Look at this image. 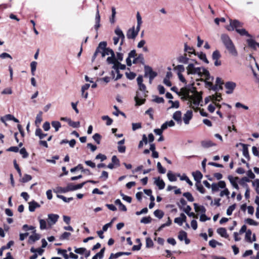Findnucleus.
<instances>
[{
  "mask_svg": "<svg viewBox=\"0 0 259 259\" xmlns=\"http://www.w3.org/2000/svg\"><path fill=\"white\" fill-rule=\"evenodd\" d=\"M180 95L182 96V99L189 101L190 105L192 108L197 107L202 100L201 95L197 92L194 88L189 89L186 87L180 90Z\"/></svg>",
  "mask_w": 259,
  "mask_h": 259,
  "instance_id": "1",
  "label": "nucleus"
},
{
  "mask_svg": "<svg viewBox=\"0 0 259 259\" xmlns=\"http://www.w3.org/2000/svg\"><path fill=\"white\" fill-rule=\"evenodd\" d=\"M139 90L137 92L136 96L135 97V100L136 105L140 106L143 104L146 100L145 98L147 96L148 93L146 90V85L143 83V76H139L137 78Z\"/></svg>",
  "mask_w": 259,
  "mask_h": 259,
  "instance_id": "2",
  "label": "nucleus"
},
{
  "mask_svg": "<svg viewBox=\"0 0 259 259\" xmlns=\"http://www.w3.org/2000/svg\"><path fill=\"white\" fill-rule=\"evenodd\" d=\"M221 40L229 53L234 56L237 55V51L229 36L225 34L221 35Z\"/></svg>",
  "mask_w": 259,
  "mask_h": 259,
  "instance_id": "3",
  "label": "nucleus"
},
{
  "mask_svg": "<svg viewBox=\"0 0 259 259\" xmlns=\"http://www.w3.org/2000/svg\"><path fill=\"white\" fill-rule=\"evenodd\" d=\"M191 62H190L187 66L186 67L187 75H197L201 76V71L202 67H196L195 65L197 64L196 61L191 60Z\"/></svg>",
  "mask_w": 259,
  "mask_h": 259,
  "instance_id": "4",
  "label": "nucleus"
},
{
  "mask_svg": "<svg viewBox=\"0 0 259 259\" xmlns=\"http://www.w3.org/2000/svg\"><path fill=\"white\" fill-rule=\"evenodd\" d=\"M175 70L177 71V74L179 77V80L184 83L185 84L187 83L186 80L182 74V72L185 71V67L183 65H178L175 67Z\"/></svg>",
  "mask_w": 259,
  "mask_h": 259,
  "instance_id": "5",
  "label": "nucleus"
},
{
  "mask_svg": "<svg viewBox=\"0 0 259 259\" xmlns=\"http://www.w3.org/2000/svg\"><path fill=\"white\" fill-rule=\"evenodd\" d=\"M242 25L243 23L237 20H230V25L227 27V29L229 31H233L234 29L236 30L237 28H240L242 27Z\"/></svg>",
  "mask_w": 259,
  "mask_h": 259,
  "instance_id": "6",
  "label": "nucleus"
},
{
  "mask_svg": "<svg viewBox=\"0 0 259 259\" xmlns=\"http://www.w3.org/2000/svg\"><path fill=\"white\" fill-rule=\"evenodd\" d=\"M157 76V73L153 71L152 68L148 66L144 67V76L151 78H154Z\"/></svg>",
  "mask_w": 259,
  "mask_h": 259,
  "instance_id": "7",
  "label": "nucleus"
},
{
  "mask_svg": "<svg viewBox=\"0 0 259 259\" xmlns=\"http://www.w3.org/2000/svg\"><path fill=\"white\" fill-rule=\"evenodd\" d=\"M105 44V46L100 50V54H101L102 57H104L106 55H110L112 56H114L113 51L110 48H106L107 43L105 41H102Z\"/></svg>",
  "mask_w": 259,
  "mask_h": 259,
  "instance_id": "8",
  "label": "nucleus"
},
{
  "mask_svg": "<svg viewBox=\"0 0 259 259\" xmlns=\"http://www.w3.org/2000/svg\"><path fill=\"white\" fill-rule=\"evenodd\" d=\"M59 218V215L57 214L50 213L48 215V225L51 227L52 226L55 225L56 222L58 221V219Z\"/></svg>",
  "mask_w": 259,
  "mask_h": 259,
  "instance_id": "9",
  "label": "nucleus"
},
{
  "mask_svg": "<svg viewBox=\"0 0 259 259\" xmlns=\"http://www.w3.org/2000/svg\"><path fill=\"white\" fill-rule=\"evenodd\" d=\"M140 29H137V28H135L133 27L132 28L129 29L126 33V36L128 39H135L138 35Z\"/></svg>",
  "mask_w": 259,
  "mask_h": 259,
  "instance_id": "10",
  "label": "nucleus"
},
{
  "mask_svg": "<svg viewBox=\"0 0 259 259\" xmlns=\"http://www.w3.org/2000/svg\"><path fill=\"white\" fill-rule=\"evenodd\" d=\"M225 87L227 89L226 93L230 94L233 92L234 90L236 87V83L233 81H227L225 83Z\"/></svg>",
  "mask_w": 259,
  "mask_h": 259,
  "instance_id": "11",
  "label": "nucleus"
},
{
  "mask_svg": "<svg viewBox=\"0 0 259 259\" xmlns=\"http://www.w3.org/2000/svg\"><path fill=\"white\" fill-rule=\"evenodd\" d=\"M193 117L192 111L190 110H188L184 115L183 117V120L186 125H188L190 123Z\"/></svg>",
  "mask_w": 259,
  "mask_h": 259,
  "instance_id": "12",
  "label": "nucleus"
},
{
  "mask_svg": "<svg viewBox=\"0 0 259 259\" xmlns=\"http://www.w3.org/2000/svg\"><path fill=\"white\" fill-rule=\"evenodd\" d=\"M177 59L179 63L184 64H188L190 63L189 61L191 60L190 58L187 57V54L186 53L180 55Z\"/></svg>",
  "mask_w": 259,
  "mask_h": 259,
  "instance_id": "13",
  "label": "nucleus"
},
{
  "mask_svg": "<svg viewBox=\"0 0 259 259\" xmlns=\"http://www.w3.org/2000/svg\"><path fill=\"white\" fill-rule=\"evenodd\" d=\"M228 180H229L230 183L231 184V185H232V186L236 189H239V186L238 185V184H237V181L238 180L239 178L238 177H234L232 176H228Z\"/></svg>",
  "mask_w": 259,
  "mask_h": 259,
  "instance_id": "14",
  "label": "nucleus"
},
{
  "mask_svg": "<svg viewBox=\"0 0 259 259\" xmlns=\"http://www.w3.org/2000/svg\"><path fill=\"white\" fill-rule=\"evenodd\" d=\"M1 120L3 122L5 123V124L6 125H7V124L5 122L7 120H13L16 123L19 122L18 119L16 118L13 115H12L11 114H7L6 116H5L4 117H1Z\"/></svg>",
  "mask_w": 259,
  "mask_h": 259,
  "instance_id": "15",
  "label": "nucleus"
},
{
  "mask_svg": "<svg viewBox=\"0 0 259 259\" xmlns=\"http://www.w3.org/2000/svg\"><path fill=\"white\" fill-rule=\"evenodd\" d=\"M154 179V184H155L160 190L163 189L165 187V183L164 181L161 179L159 177L155 178Z\"/></svg>",
  "mask_w": 259,
  "mask_h": 259,
  "instance_id": "16",
  "label": "nucleus"
},
{
  "mask_svg": "<svg viewBox=\"0 0 259 259\" xmlns=\"http://www.w3.org/2000/svg\"><path fill=\"white\" fill-rule=\"evenodd\" d=\"M178 238L180 240H185L186 244H188L190 243V240L187 238V233L184 231H181L178 235Z\"/></svg>",
  "mask_w": 259,
  "mask_h": 259,
  "instance_id": "17",
  "label": "nucleus"
},
{
  "mask_svg": "<svg viewBox=\"0 0 259 259\" xmlns=\"http://www.w3.org/2000/svg\"><path fill=\"white\" fill-rule=\"evenodd\" d=\"M172 118L177 122L178 124H181L182 122V112L180 111H176L172 115Z\"/></svg>",
  "mask_w": 259,
  "mask_h": 259,
  "instance_id": "18",
  "label": "nucleus"
},
{
  "mask_svg": "<svg viewBox=\"0 0 259 259\" xmlns=\"http://www.w3.org/2000/svg\"><path fill=\"white\" fill-rule=\"evenodd\" d=\"M246 41L248 47L253 50H256L257 47L259 48V43L256 42L253 39H247Z\"/></svg>",
  "mask_w": 259,
  "mask_h": 259,
  "instance_id": "19",
  "label": "nucleus"
},
{
  "mask_svg": "<svg viewBox=\"0 0 259 259\" xmlns=\"http://www.w3.org/2000/svg\"><path fill=\"white\" fill-rule=\"evenodd\" d=\"M186 216L183 213L180 215V217L175 219L174 222L178 224L179 226H182L184 222L186 221Z\"/></svg>",
  "mask_w": 259,
  "mask_h": 259,
  "instance_id": "20",
  "label": "nucleus"
},
{
  "mask_svg": "<svg viewBox=\"0 0 259 259\" xmlns=\"http://www.w3.org/2000/svg\"><path fill=\"white\" fill-rule=\"evenodd\" d=\"M85 184L86 182H83L77 185H74L72 183H69L68 184V186L69 187L70 191H73L82 188Z\"/></svg>",
  "mask_w": 259,
  "mask_h": 259,
  "instance_id": "21",
  "label": "nucleus"
},
{
  "mask_svg": "<svg viewBox=\"0 0 259 259\" xmlns=\"http://www.w3.org/2000/svg\"><path fill=\"white\" fill-rule=\"evenodd\" d=\"M100 15L99 14V11L97 10L96 16H95V24L94 26V28L96 31L97 32L99 28L100 27Z\"/></svg>",
  "mask_w": 259,
  "mask_h": 259,
  "instance_id": "22",
  "label": "nucleus"
},
{
  "mask_svg": "<svg viewBox=\"0 0 259 259\" xmlns=\"http://www.w3.org/2000/svg\"><path fill=\"white\" fill-rule=\"evenodd\" d=\"M29 204V210L30 212H33L35 209L40 207V205L36 201H32L28 203Z\"/></svg>",
  "mask_w": 259,
  "mask_h": 259,
  "instance_id": "23",
  "label": "nucleus"
},
{
  "mask_svg": "<svg viewBox=\"0 0 259 259\" xmlns=\"http://www.w3.org/2000/svg\"><path fill=\"white\" fill-rule=\"evenodd\" d=\"M192 176H193L194 179L196 182V183L201 182L203 175L200 171L197 170L196 171L193 172Z\"/></svg>",
  "mask_w": 259,
  "mask_h": 259,
  "instance_id": "24",
  "label": "nucleus"
},
{
  "mask_svg": "<svg viewBox=\"0 0 259 259\" xmlns=\"http://www.w3.org/2000/svg\"><path fill=\"white\" fill-rule=\"evenodd\" d=\"M194 207L196 212H199L201 214L205 213L206 209L203 206L198 205L197 203H194Z\"/></svg>",
  "mask_w": 259,
  "mask_h": 259,
  "instance_id": "25",
  "label": "nucleus"
},
{
  "mask_svg": "<svg viewBox=\"0 0 259 259\" xmlns=\"http://www.w3.org/2000/svg\"><path fill=\"white\" fill-rule=\"evenodd\" d=\"M201 146L205 148H209L213 146H215V144H214L210 140H204L201 141Z\"/></svg>",
  "mask_w": 259,
  "mask_h": 259,
  "instance_id": "26",
  "label": "nucleus"
},
{
  "mask_svg": "<svg viewBox=\"0 0 259 259\" xmlns=\"http://www.w3.org/2000/svg\"><path fill=\"white\" fill-rule=\"evenodd\" d=\"M184 51L189 54V57H190L191 54L196 55L194 49L192 47L188 46L186 43L184 44Z\"/></svg>",
  "mask_w": 259,
  "mask_h": 259,
  "instance_id": "27",
  "label": "nucleus"
},
{
  "mask_svg": "<svg viewBox=\"0 0 259 259\" xmlns=\"http://www.w3.org/2000/svg\"><path fill=\"white\" fill-rule=\"evenodd\" d=\"M240 145L242 146V153L243 156L247 159H249V155L247 145L242 143H241Z\"/></svg>",
  "mask_w": 259,
  "mask_h": 259,
  "instance_id": "28",
  "label": "nucleus"
},
{
  "mask_svg": "<svg viewBox=\"0 0 259 259\" xmlns=\"http://www.w3.org/2000/svg\"><path fill=\"white\" fill-rule=\"evenodd\" d=\"M105 46V44L104 42H100L99 44L98 47L97 48L92 58V61H94L96 58L97 56L99 53H100V50L101 49V48H103Z\"/></svg>",
  "mask_w": 259,
  "mask_h": 259,
  "instance_id": "29",
  "label": "nucleus"
},
{
  "mask_svg": "<svg viewBox=\"0 0 259 259\" xmlns=\"http://www.w3.org/2000/svg\"><path fill=\"white\" fill-rule=\"evenodd\" d=\"M217 233L221 235L222 237L224 238H228V235L227 233V230L224 228H220L217 229Z\"/></svg>",
  "mask_w": 259,
  "mask_h": 259,
  "instance_id": "30",
  "label": "nucleus"
},
{
  "mask_svg": "<svg viewBox=\"0 0 259 259\" xmlns=\"http://www.w3.org/2000/svg\"><path fill=\"white\" fill-rule=\"evenodd\" d=\"M126 68V66L124 64H121L119 61H117V62L116 63V64H114V65H113L112 68L114 69L115 70H124Z\"/></svg>",
  "mask_w": 259,
  "mask_h": 259,
  "instance_id": "31",
  "label": "nucleus"
},
{
  "mask_svg": "<svg viewBox=\"0 0 259 259\" xmlns=\"http://www.w3.org/2000/svg\"><path fill=\"white\" fill-rule=\"evenodd\" d=\"M201 76H198L200 77H205L206 80H208L210 77V74L209 71L205 68L202 67V70L201 71Z\"/></svg>",
  "mask_w": 259,
  "mask_h": 259,
  "instance_id": "32",
  "label": "nucleus"
},
{
  "mask_svg": "<svg viewBox=\"0 0 259 259\" xmlns=\"http://www.w3.org/2000/svg\"><path fill=\"white\" fill-rule=\"evenodd\" d=\"M40 239L39 234L36 233H33L32 235H30L29 237V241L30 243H34L37 240H38Z\"/></svg>",
  "mask_w": 259,
  "mask_h": 259,
  "instance_id": "33",
  "label": "nucleus"
},
{
  "mask_svg": "<svg viewBox=\"0 0 259 259\" xmlns=\"http://www.w3.org/2000/svg\"><path fill=\"white\" fill-rule=\"evenodd\" d=\"M35 135L36 136L38 137L40 139H42L47 136V134H44L42 133L41 130L40 128H38L36 130Z\"/></svg>",
  "mask_w": 259,
  "mask_h": 259,
  "instance_id": "34",
  "label": "nucleus"
},
{
  "mask_svg": "<svg viewBox=\"0 0 259 259\" xmlns=\"http://www.w3.org/2000/svg\"><path fill=\"white\" fill-rule=\"evenodd\" d=\"M196 55H197L200 60H201L206 64H208L209 61L206 58L205 54L202 52H200L196 53Z\"/></svg>",
  "mask_w": 259,
  "mask_h": 259,
  "instance_id": "35",
  "label": "nucleus"
},
{
  "mask_svg": "<svg viewBox=\"0 0 259 259\" xmlns=\"http://www.w3.org/2000/svg\"><path fill=\"white\" fill-rule=\"evenodd\" d=\"M162 129L166 130L168 127H173L175 125V122L171 120L170 121H167L165 122L162 124Z\"/></svg>",
  "mask_w": 259,
  "mask_h": 259,
  "instance_id": "36",
  "label": "nucleus"
},
{
  "mask_svg": "<svg viewBox=\"0 0 259 259\" xmlns=\"http://www.w3.org/2000/svg\"><path fill=\"white\" fill-rule=\"evenodd\" d=\"M105 248L104 247L99 252L96 253L92 258V259H98V258L100 259H102L103 257L104 253L105 252Z\"/></svg>",
  "mask_w": 259,
  "mask_h": 259,
  "instance_id": "37",
  "label": "nucleus"
},
{
  "mask_svg": "<svg viewBox=\"0 0 259 259\" xmlns=\"http://www.w3.org/2000/svg\"><path fill=\"white\" fill-rule=\"evenodd\" d=\"M114 32L115 34L117 36L119 39L123 38L124 37V34H123L122 31L119 27H117L114 30Z\"/></svg>",
  "mask_w": 259,
  "mask_h": 259,
  "instance_id": "38",
  "label": "nucleus"
},
{
  "mask_svg": "<svg viewBox=\"0 0 259 259\" xmlns=\"http://www.w3.org/2000/svg\"><path fill=\"white\" fill-rule=\"evenodd\" d=\"M236 31L241 35H245L247 37L251 36L248 33V32L244 28H237V30Z\"/></svg>",
  "mask_w": 259,
  "mask_h": 259,
  "instance_id": "39",
  "label": "nucleus"
},
{
  "mask_svg": "<svg viewBox=\"0 0 259 259\" xmlns=\"http://www.w3.org/2000/svg\"><path fill=\"white\" fill-rule=\"evenodd\" d=\"M178 176L180 178L181 181H185L191 186L193 185L192 182L185 174H183L182 176H180L179 174Z\"/></svg>",
  "mask_w": 259,
  "mask_h": 259,
  "instance_id": "40",
  "label": "nucleus"
},
{
  "mask_svg": "<svg viewBox=\"0 0 259 259\" xmlns=\"http://www.w3.org/2000/svg\"><path fill=\"white\" fill-rule=\"evenodd\" d=\"M136 17H137V25L136 27L137 28V29H140L141 26L143 22H142V17H141L139 12H138L137 13Z\"/></svg>",
  "mask_w": 259,
  "mask_h": 259,
  "instance_id": "41",
  "label": "nucleus"
},
{
  "mask_svg": "<svg viewBox=\"0 0 259 259\" xmlns=\"http://www.w3.org/2000/svg\"><path fill=\"white\" fill-rule=\"evenodd\" d=\"M42 112L41 111H39L36 116L35 123L37 126H39V124L40 123L42 120Z\"/></svg>",
  "mask_w": 259,
  "mask_h": 259,
  "instance_id": "42",
  "label": "nucleus"
},
{
  "mask_svg": "<svg viewBox=\"0 0 259 259\" xmlns=\"http://www.w3.org/2000/svg\"><path fill=\"white\" fill-rule=\"evenodd\" d=\"M167 177L169 181L170 182H175L177 181L176 176L171 171H168Z\"/></svg>",
  "mask_w": 259,
  "mask_h": 259,
  "instance_id": "43",
  "label": "nucleus"
},
{
  "mask_svg": "<svg viewBox=\"0 0 259 259\" xmlns=\"http://www.w3.org/2000/svg\"><path fill=\"white\" fill-rule=\"evenodd\" d=\"M39 227L40 230H45L47 229V223L46 220L44 219H39Z\"/></svg>",
  "mask_w": 259,
  "mask_h": 259,
  "instance_id": "44",
  "label": "nucleus"
},
{
  "mask_svg": "<svg viewBox=\"0 0 259 259\" xmlns=\"http://www.w3.org/2000/svg\"><path fill=\"white\" fill-rule=\"evenodd\" d=\"M51 124L52 126L55 128L56 132H58L61 126V123L58 121H53Z\"/></svg>",
  "mask_w": 259,
  "mask_h": 259,
  "instance_id": "45",
  "label": "nucleus"
},
{
  "mask_svg": "<svg viewBox=\"0 0 259 259\" xmlns=\"http://www.w3.org/2000/svg\"><path fill=\"white\" fill-rule=\"evenodd\" d=\"M195 186L196 187L197 190L201 193L204 194L205 193V189H204L203 186L201 184V182L196 183Z\"/></svg>",
  "mask_w": 259,
  "mask_h": 259,
  "instance_id": "46",
  "label": "nucleus"
},
{
  "mask_svg": "<svg viewBox=\"0 0 259 259\" xmlns=\"http://www.w3.org/2000/svg\"><path fill=\"white\" fill-rule=\"evenodd\" d=\"M107 61L109 64H112L113 65H114V64H116V63L117 62V60H116V58L115 57V54H114V56L111 57H109L107 59Z\"/></svg>",
  "mask_w": 259,
  "mask_h": 259,
  "instance_id": "47",
  "label": "nucleus"
},
{
  "mask_svg": "<svg viewBox=\"0 0 259 259\" xmlns=\"http://www.w3.org/2000/svg\"><path fill=\"white\" fill-rule=\"evenodd\" d=\"M58 253L63 256L65 259H68L69 256L67 254V250L65 249H58Z\"/></svg>",
  "mask_w": 259,
  "mask_h": 259,
  "instance_id": "48",
  "label": "nucleus"
},
{
  "mask_svg": "<svg viewBox=\"0 0 259 259\" xmlns=\"http://www.w3.org/2000/svg\"><path fill=\"white\" fill-rule=\"evenodd\" d=\"M154 214L156 217L160 219L163 217L164 213L162 211L159 209H156V210L154 211Z\"/></svg>",
  "mask_w": 259,
  "mask_h": 259,
  "instance_id": "49",
  "label": "nucleus"
},
{
  "mask_svg": "<svg viewBox=\"0 0 259 259\" xmlns=\"http://www.w3.org/2000/svg\"><path fill=\"white\" fill-rule=\"evenodd\" d=\"M157 167L158 172L160 174H165L166 172V169L164 167H162L160 162H158L157 163Z\"/></svg>",
  "mask_w": 259,
  "mask_h": 259,
  "instance_id": "50",
  "label": "nucleus"
},
{
  "mask_svg": "<svg viewBox=\"0 0 259 259\" xmlns=\"http://www.w3.org/2000/svg\"><path fill=\"white\" fill-rule=\"evenodd\" d=\"M183 196L185 197L187 199V200L190 202H193L194 200L193 196L190 192L184 193L183 194Z\"/></svg>",
  "mask_w": 259,
  "mask_h": 259,
  "instance_id": "51",
  "label": "nucleus"
},
{
  "mask_svg": "<svg viewBox=\"0 0 259 259\" xmlns=\"http://www.w3.org/2000/svg\"><path fill=\"white\" fill-rule=\"evenodd\" d=\"M102 119L103 120L106 121V124L107 125H110L112 123V122H113L112 119L107 115L103 116L102 117Z\"/></svg>",
  "mask_w": 259,
  "mask_h": 259,
  "instance_id": "52",
  "label": "nucleus"
},
{
  "mask_svg": "<svg viewBox=\"0 0 259 259\" xmlns=\"http://www.w3.org/2000/svg\"><path fill=\"white\" fill-rule=\"evenodd\" d=\"M252 235V233L251 230H248L246 232L245 234V239L249 242L251 243L252 242V241H251V236Z\"/></svg>",
  "mask_w": 259,
  "mask_h": 259,
  "instance_id": "53",
  "label": "nucleus"
},
{
  "mask_svg": "<svg viewBox=\"0 0 259 259\" xmlns=\"http://www.w3.org/2000/svg\"><path fill=\"white\" fill-rule=\"evenodd\" d=\"M221 57V54L218 50L214 51L212 55V58L213 60H219Z\"/></svg>",
  "mask_w": 259,
  "mask_h": 259,
  "instance_id": "54",
  "label": "nucleus"
},
{
  "mask_svg": "<svg viewBox=\"0 0 259 259\" xmlns=\"http://www.w3.org/2000/svg\"><path fill=\"white\" fill-rule=\"evenodd\" d=\"M169 103L171 104V106L169 108H178L179 107V102L178 101H172V100H169L168 101Z\"/></svg>",
  "mask_w": 259,
  "mask_h": 259,
  "instance_id": "55",
  "label": "nucleus"
},
{
  "mask_svg": "<svg viewBox=\"0 0 259 259\" xmlns=\"http://www.w3.org/2000/svg\"><path fill=\"white\" fill-rule=\"evenodd\" d=\"M57 197L62 199L65 202H69L73 199V197L66 198V197L61 195H57Z\"/></svg>",
  "mask_w": 259,
  "mask_h": 259,
  "instance_id": "56",
  "label": "nucleus"
},
{
  "mask_svg": "<svg viewBox=\"0 0 259 259\" xmlns=\"http://www.w3.org/2000/svg\"><path fill=\"white\" fill-rule=\"evenodd\" d=\"M86 251V248L83 247H80V248H76L75 247L74 252L76 253L79 254H83Z\"/></svg>",
  "mask_w": 259,
  "mask_h": 259,
  "instance_id": "57",
  "label": "nucleus"
},
{
  "mask_svg": "<svg viewBox=\"0 0 259 259\" xmlns=\"http://www.w3.org/2000/svg\"><path fill=\"white\" fill-rule=\"evenodd\" d=\"M151 221L152 219L150 217H146L143 218L141 220L140 222L141 223L147 224L150 223L151 222Z\"/></svg>",
  "mask_w": 259,
  "mask_h": 259,
  "instance_id": "58",
  "label": "nucleus"
},
{
  "mask_svg": "<svg viewBox=\"0 0 259 259\" xmlns=\"http://www.w3.org/2000/svg\"><path fill=\"white\" fill-rule=\"evenodd\" d=\"M93 139L98 144H99L100 143L101 136L100 134L96 133L93 136Z\"/></svg>",
  "mask_w": 259,
  "mask_h": 259,
  "instance_id": "59",
  "label": "nucleus"
},
{
  "mask_svg": "<svg viewBox=\"0 0 259 259\" xmlns=\"http://www.w3.org/2000/svg\"><path fill=\"white\" fill-rule=\"evenodd\" d=\"M245 222L249 225L257 226L258 225L257 222L250 218L247 219Z\"/></svg>",
  "mask_w": 259,
  "mask_h": 259,
  "instance_id": "60",
  "label": "nucleus"
},
{
  "mask_svg": "<svg viewBox=\"0 0 259 259\" xmlns=\"http://www.w3.org/2000/svg\"><path fill=\"white\" fill-rule=\"evenodd\" d=\"M69 125L74 128L78 127L80 125V122L79 121L74 122L72 121L71 119L69 120Z\"/></svg>",
  "mask_w": 259,
  "mask_h": 259,
  "instance_id": "61",
  "label": "nucleus"
},
{
  "mask_svg": "<svg viewBox=\"0 0 259 259\" xmlns=\"http://www.w3.org/2000/svg\"><path fill=\"white\" fill-rule=\"evenodd\" d=\"M235 205L233 204L231 206H230L227 210V214L228 215H231L232 213V212L234 211V210L235 209Z\"/></svg>",
  "mask_w": 259,
  "mask_h": 259,
  "instance_id": "62",
  "label": "nucleus"
},
{
  "mask_svg": "<svg viewBox=\"0 0 259 259\" xmlns=\"http://www.w3.org/2000/svg\"><path fill=\"white\" fill-rule=\"evenodd\" d=\"M32 179V177L30 175L25 174L23 178L21 180V182L23 183H26L29 181H30Z\"/></svg>",
  "mask_w": 259,
  "mask_h": 259,
  "instance_id": "63",
  "label": "nucleus"
},
{
  "mask_svg": "<svg viewBox=\"0 0 259 259\" xmlns=\"http://www.w3.org/2000/svg\"><path fill=\"white\" fill-rule=\"evenodd\" d=\"M122 256V253H121V252H118L116 253H112L109 258L108 259H114V258H117L120 256Z\"/></svg>",
  "mask_w": 259,
  "mask_h": 259,
  "instance_id": "64",
  "label": "nucleus"
}]
</instances>
